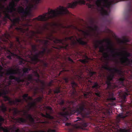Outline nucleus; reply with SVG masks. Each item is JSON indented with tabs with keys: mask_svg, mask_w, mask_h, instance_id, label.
I'll list each match as a JSON object with an SVG mask.
<instances>
[{
	"mask_svg": "<svg viewBox=\"0 0 132 132\" xmlns=\"http://www.w3.org/2000/svg\"><path fill=\"white\" fill-rule=\"evenodd\" d=\"M67 9L63 7H60L55 10H51L47 13L39 16L36 18L38 21H45L48 19L53 17L57 14L67 13Z\"/></svg>",
	"mask_w": 132,
	"mask_h": 132,
	"instance_id": "f257e3e1",
	"label": "nucleus"
},
{
	"mask_svg": "<svg viewBox=\"0 0 132 132\" xmlns=\"http://www.w3.org/2000/svg\"><path fill=\"white\" fill-rule=\"evenodd\" d=\"M129 55V54L127 52H123L121 55L122 57L120 61L122 63H126L127 64L129 62V61L127 58V57Z\"/></svg>",
	"mask_w": 132,
	"mask_h": 132,
	"instance_id": "f03ea898",
	"label": "nucleus"
},
{
	"mask_svg": "<svg viewBox=\"0 0 132 132\" xmlns=\"http://www.w3.org/2000/svg\"><path fill=\"white\" fill-rule=\"evenodd\" d=\"M85 1L84 0H75L72 3L68 4V7H72L78 4H85Z\"/></svg>",
	"mask_w": 132,
	"mask_h": 132,
	"instance_id": "7ed1b4c3",
	"label": "nucleus"
},
{
	"mask_svg": "<svg viewBox=\"0 0 132 132\" xmlns=\"http://www.w3.org/2000/svg\"><path fill=\"white\" fill-rule=\"evenodd\" d=\"M69 38L70 39L73 41L76 42V41H77L78 42H79L81 44H83L82 43V40L81 39H78L76 37H70Z\"/></svg>",
	"mask_w": 132,
	"mask_h": 132,
	"instance_id": "20e7f679",
	"label": "nucleus"
},
{
	"mask_svg": "<svg viewBox=\"0 0 132 132\" xmlns=\"http://www.w3.org/2000/svg\"><path fill=\"white\" fill-rule=\"evenodd\" d=\"M18 12L19 13H23L24 12V10L23 8L21 7H20L18 9Z\"/></svg>",
	"mask_w": 132,
	"mask_h": 132,
	"instance_id": "39448f33",
	"label": "nucleus"
},
{
	"mask_svg": "<svg viewBox=\"0 0 132 132\" xmlns=\"http://www.w3.org/2000/svg\"><path fill=\"white\" fill-rule=\"evenodd\" d=\"M85 59L83 60H81L80 61H81V62L83 63H85L86 62H87V60H88V57L86 56L85 57Z\"/></svg>",
	"mask_w": 132,
	"mask_h": 132,
	"instance_id": "423d86ee",
	"label": "nucleus"
},
{
	"mask_svg": "<svg viewBox=\"0 0 132 132\" xmlns=\"http://www.w3.org/2000/svg\"><path fill=\"white\" fill-rule=\"evenodd\" d=\"M44 116L45 117L50 119H52L53 118V117L51 116L49 114L46 113V115H45Z\"/></svg>",
	"mask_w": 132,
	"mask_h": 132,
	"instance_id": "0eeeda50",
	"label": "nucleus"
},
{
	"mask_svg": "<svg viewBox=\"0 0 132 132\" xmlns=\"http://www.w3.org/2000/svg\"><path fill=\"white\" fill-rule=\"evenodd\" d=\"M3 71V70L2 69V67L0 66V76H2L3 75V73L2 72Z\"/></svg>",
	"mask_w": 132,
	"mask_h": 132,
	"instance_id": "6e6552de",
	"label": "nucleus"
},
{
	"mask_svg": "<svg viewBox=\"0 0 132 132\" xmlns=\"http://www.w3.org/2000/svg\"><path fill=\"white\" fill-rule=\"evenodd\" d=\"M100 52L103 53L105 51V50L104 49V48L103 47H100Z\"/></svg>",
	"mask_w": 132,
	"mask_h": 132,
	"instance_id": "1a4fd4ad",
	"label": "nucleus"
},
{
	"mask_svg": "<svg viewBox=\"0 0 132 132\" xmlns=\"http://www.w3.org/2000/svg\"><path fill=\"white\" fill-rule=\"evenodd\" d=\"M10 72L9 73H7V75H8L9 74H12L13 73H16V72H15L14 70H10Z\"/></svg>",
	"mask_w": 132,
	"mask_h": 132,
	"instance_id": "9d476101",
	"label": "nucleus"
},
{
	"mask_svg": "<svg viewBox=\"0 0 132 132\" xmlns=\"http://www.w3.org/2000/svg\"><path fill=\"white\" fill-rule=\"evenodd\" d=\"M127 116V115H126L125 116H124L122 114H120L118 115V117H119L121 118H125V117H126Z\"/></svg>",
	"mask_w": 132,
	"mask_h": 132,
	"instance_id": "9b49d317",
	"label": "nucleus"
},
{
	"mask_svg": "<svg viewBox=\"0 0 132 132\" xmlns=\"http://www.w3.org/2000/svg\"><path fill=\"white\" fill-rule=\"evenodd\" d=\"M47 109L48 110V112H50V113L52 112V109L50 107H47Z\"/></svg>",
	"mask_w": 132,
	"mask_h": 132,
	"instance_id": "f8f14e48",
	"label": "nucleus"
},
{
	"mask_svg": "<svg viewBox=\"0 0 132 132\" xmlns=\"http://www.w3.org/2000/svg\"><path fill=\"white\" fill-rule=\"evenodd\" d=\"M29 120H30L31 121H33L34 120L32 118L31 116L30 115H29Z\"/></svg>",
	"mask_w": 132,
	"mask_h": 132,
	"instance_id": "ddd939ff",
	"label": "nucleus"
},
{
	"mask_svg": "<svg viewBox=\"0 0 132 132\" xmlns=\"http://www.w3.org/2000/svg\"><path fill=\"white\" fill-rule=\"evenodd\" d=\"M120 132H129V131L128 130H125L124 131H122V130L120 129Z\"/></svg>",
	"mask_w": 132,
	"mask_h": 132,
	"instance_id": "4468645a",
	"label": "nucleus"
},
{
	"mask_svg": "<svg viewBox=\"0 0 132 132\" xmlns=\"http://www.w3.org/2000/svg\"><path fill=\"white\" fill-rule=\"evenodd\" d=\"M98 84H95L93 86V87H96V88H98V87L97 86Z\"/></svg>",
	"mask_w": 132,
	"mask_h": 132,
	"instance_id": "2eb2a0df",
	"label": "nucleus"
},
{
	"mask_svg": "<svg viewBox=\"0 0 132 132\" xmlns=\"http://www.w3.org/2000/svg\"><path fill=\"white\" fill-rule=\"evenodd\" d=\"M82 33H83V34L85 36L88 35V34L87 33H86V32H84V31H83Z\"/></svg>",
	"mask_w": 132,
	"mask_h": 132,
	"instance_id": "dca6fc26",
	"label": "nucleus"
},
{
	"mask_svg": "<svg viewBox=\"0 0 132 132\" xmlns=\"http://www.w3.org/2000/svg\"><path fill=\"white\" fill-rule=\"evenodd\" d=\"M55 131L54 130H51L50 129H49L47 131V132H55Z\"/></svg>",
	"mask_w": 132,
	"mask_h": 132,
	"instance_id": "f3484780",
	"label": "nucleus"
},
{
	"mask_svg": "<svg viewBox=\"0 0 132 132\" xmlns=\"http://www.w3.org/2000/svg\"><path fill=\"white\" fill-rule=\"evenodd\" d=\"M28 96V95L27 94H25L23 96V97L24 98H25V97H27Z\"/></svg>",
	"mask_w": 132,
	"mask_h": 132,
	"instance_id": "a211bd4d",
	"label": "nucleus"
},
{
	"mask_svg": "<svg viewBox=\"0 0 132 132\" xmlns=\"http://www.w3.org/2000/svg\"><path fill=\"white\" fill-rule=\"evenodd\" d=\"M20 121L21 122H24V121L23 120L22 118H20Z\"/></svg>",
	"mask_w": 132,
	"mask_h": 132,
	"instance_id": "6ab92c4d",
	"label": "nucleus"
},
{
	"mask_svg": "<svg viewBox=\"0 0 132 132\" xmlns=\"http://www.w3.org/2000/svg\"><path fill=\"white\" fill-rule=\"evenodd\" d=\"M96 95L98 96H100V94H99V93H96Z\"/></svg>",
	"mask_w": 132,
	"mask_h": 132,
	"instance_id": "aec40b11",
	"label": "nucleus"
},
{
	"mask_svg": "<svg viewBox=\"0 0 132 132\" xmlns=\"http://www.w3.org/2000/svg\"><path fill=\"white\" fill-rule=\"evenodd\" d=\"M69 61H71V62L72 61V60L70 58L69 59Z\"/></svg>",
	"mask_w": 132,
	"mask_h": 132,
	"instance_id": "412c9836",
	"label": "nucleus"
},
{
	"mask_svg": "<svg viewBox=\"0 0 132 132\" xmlns=\"http://www.w3.org/2000/svg\"><path fill=\"white\" fill-rule=\"evenodd\" d=\"M106 113H110V112L109 111V110H107V111H106Z\"/></svg>",
	"mask_w": 132,
	"mask_h": 132,
	"instance_id": "4be33fe9",
	"label": "nucleus"
},
{
	"mask_svg": "<svg viewBox=\"0 0 132 132\" xmlns=\"http://www.w3.org/2000/svg\"><path fill=\"white\" fill-rule=\"evenodd\" d=\"M69 123H67L65 124V125L67 126H68L69 125Z\"/></svg>",
	"mask_w": 132,
	"mask_h": 132,
	"instance_id": "5701e85b",
	"label": "nucleus"
},
{
	"mask_svg": "<svg viewBox=\"0 0 132 132\" xmlns=\"http://www.w3.org/2000/svg\"><path fill=\"white\" fill-rule=\"evenodd\" d=\"M88 7H90V8H91L92 7V6H90V5L88 6Z\"/></svg>",
	"mask_w": 132,
	"mask_h": 132,
	"instance_id": "b1692460",
	"label": "nucleus"
},
{
	"mask_svg": "<svg viewBox=\"0 0 132 132\" xmlns=\"http://www.w3.org/2000/svg\"><path fill=\"white\" fill-rule=\"evenodd\" d=\"M115 131H116L117 132H119L118 130H116Z\"/></svg>",
	"mask_w": 132,
	"mask_h": 132,
	"instance_id": "393cba45",
	"label": "nucleus"
},
{
	"mask_svg": "<svg viewBox=\"0 0 132 132\" xmlns=\"http://www.w3.org/2000/svg\"><path fill=\"white\" fill-rule=\"evenodd\" d=\"M111 99L112 100H115V98H112Z\"/></svg>",
	"mask_w": 132,
	"mask_h": 132,
	"instance_id": "a878e982",
	"label": "nucleus"
},
{
	"mask_svg": "<svg viewBox=\"0 0 132 132\" xmlns=\"http://www.w3.org/2000/svg\"><path fill=\"white\" fill-rule=\"evenodd\" d=\"M111 108H112V107H113V105L112 104L111 105Z\"/></svg>",
	"mask_w": 132,
	"mask_h": 132,
	"instance_id": "bb28decb",
	"label": "nucleus"
},
{
	"mask_svg": "<svg viewBox=\"0 0 132 132\" xmlns=\"http://www.w3.org/2000/svg\"><path fill=\"white\" fill-rule=\"evenodd\" d=\"M108 79L109 80H111V79H110V78H108Z\"/></svg>",
	"mask_w": 132,
	"mask_h": 132,
	"instance_id": "cd10ccee",
	"label": "nucleus"
},
{
	"mask_svg": "<svg viewBox=\"0 0 132 132\" xmlns=\"http://www.w3.org/2000/svg\"><path fill=\"white\" fill-rule=\"evenodd\" d=\"M87 95V94H84V95L85 96L86 95Z\"/></svg>",
	"mask_w": 132,
	"mask_h": 132,
	"instance_id": "c85d7f7f",
	"label": "nucleus"
},
{
	"mask_svg": "<svg viewBox=\"0 0 132 132\" xmlns=\"http://www.w3.org/2000/svg\"><path fill=\"white\" fill-rule=\"evenodd\" d=\"M7 57L8 58H10V56H7Z\"/></svg>",
	"mask_w": 132,
	"mask_h": 132,
	"instance_id": "c756f323",
	"label": "nucleus"
},
{
	"mask_svg": "<svg viewBox=\"0 0 132 132\" xmlns=\"http://www.w3.org/2000/svg\"><path fill=\"white\" fill-rule=\"evenodd\" d=\"M55 92V93H58L59 92Z\"/></svg>",
	"mask_w": 132,
	"mask_h": 132,
	"instance_id": "7c9ffc66",
	"label": "nucleus"
},
{
	"mask_svg": "<svg viewBox=\"0 0 132 132\" xmlns=\"http://www.w3.org/2000/svg\"><path fill=\"white\" fill-rule=\"evenodd\" d=\"M19 28H16V29H19Z\"/></svg>",
	"mask_w": 132,
	"mask_h": 132,
	"instance_id": "2f4dec72",
	"label": "nucleus"
},
{
	"mask_svg": "<svg viewBox=\"0 0 132 132\" xmlns=\"http://www.w3.org/2000/svg\"><path fill=\"white\" fill-rule=\"evenodd\" d=\"M13 77H12V78H12V79H13Z\"/></svg>",
	"mask_w": 132,
	"mask_h": 132,
	"instance_id": "473e14b6",
	"label": "nucleus"
},
{
	"mask_svg": "<svg viewBox=\"0 0 132 132\" xmlns=\"http://www.w3.org/2000/svg\"><path fill=\"white\" fill-rule=\"evenodd\" d=\"M111 108H110V110L111 109Z\"/></svg>",
	"mask_w": 132,
	"mask_h": 132,
	"instance_id": "72a5a7b5",
	"label": "nucleus"
},
{
	"mask_svg": "<svg viewBox=\"0 0 132 132\" xmlns=\"http://www.w3.org/2000/svg\"><path fill=\"white\" fill-rule=\"evenodd\" d=\"M1 95L0 94V96Z\"/></svg>",
	"mask_w": 132,
	"mask_h": 132,
	"instance_id": "f704fd0d",
	"label": "nucleus"
}]
</instances>
